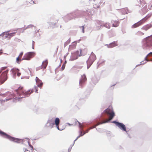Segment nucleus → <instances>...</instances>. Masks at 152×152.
Returning <instances> with one entry per match:
<instances>
[{
	"mask_svg": "<svg viewBox=\"0 0 152 152\" xmlns=\"http://www.w3.org/2000/svg\"><path fill=\"white\" fill-rule=\"evenodd\" d=\"M34 90V89H32L31 90H29L26 91H24L23 88V87L20 86L18 88V89L15 90V91L19 96V97H17V99H19L26 97H28L29 95L32 93Z\"/></svg>",
	"mask_w": 152,
	"mask_h": 152,
	"instance_id": "1",
	"label": "nucleus"
},
{
	"mask_svg": "<svg viewBox=\"0 0 152 152\" xmlns=\"http://www.w3.org/2000/svg\"><path fill=\"white\" fill-rule=\"evenodd\" d=\"M104 112L107 115H109V118L108 120L103 121L102 123H99L98 125L108 122L109 121L113 119L115 115V114L112 108H108L104 111Z\"/></svg>",
	"mask_w": 152,
	"mask_h": 152,
	"instance_id": "2",
	"label": "nucleus"
},
{
	"mask_svg": "<svg viewBox=\"0 0 152 152\" xmlns=\"http://www.w3.org/2000/svg\"><path fill=\"white\" fill-rule=\"evenodd\" d=\"M60 121V119L58 118H56L55 119L54 118H53L49 120L47 124L49 123L50 126H51V128L53 127V126L54 124H55L57 129L58 130H62V129H60L59 127Z\"/></svg>",
	"mask_w": 152,
	"mask_h": 152,
	"instance_id": "3",
	"label": "nucleus"
},
{
	"mask_svg": "<svg viewBox=\"0 0 152 152\" xmlns=\"http://www.w3.org/2000/svg\"><path fill=\"white\" fill-rule=\"evenodd\" d=\"M0 134L4 138H7L10 140L14 142H19L20 141V140L12 137L1 130H0Z\"/></svg>",
	"mask_w": 152,
	"mask_h": 152,
	"instance_id": "4",
	"label": "nucleus"
},
{
	"mask_svg": "<svg viewBox=\"0 0 152 152\" xmlns=\"http://www.w3.org/2000/svg\"><path fill=\"white\" fill-rule=\"evenodd\" d=\"M0 95L4 97H7L6 99L4 100V101H7L12 98H14L17 99V96L15 95H13L11 94V93L9 91H8L4 94H1Z\"/></svg>",
	"mask_w": 152,
	"mask_h": 152,
	"instance_id": "5",
	"label": "nucleus"
},
{
	"mask_svg": "<svg viewBox=\"0 0 152 152\" xmlns=\"http://www.w3.org/2000/svg\"><path fill=\"white\" fill-rule=\"evenodd\" d=\"M35 55V53L34 52H29L25 54L22 60H30L31 58L33 57Z\"/></svg>",
	"mask_w": 152,
	"mask_h": 152,
	"instance_id": "6",
	"label": "nucleus"
},
{
	"mask_svg": "<svg viewBox=\"0 0 152 152\" xmlns=\"http://www.w3.org/2000/svg\"><path fill=\"white\" fill-rule=\"evenodd\" d=\"M19 70L16 68H14L11 70V72L15 77L16 74L18 77L20 76L21 73L19 72Z\"/></svg>",
	"mask_w": 152,
	"mask_h": 152,
	"instance_id": "7",
	"label": "nucleus"
},
{
	"mask_svg": "<svg viewBox=\"0 0 152 152\" xmlns=\"http://www.w3.org/2000/svg\"><path fill=\"white\" fill-rule=\"evenodd\" d=\"M96 59V57L94 53H92L89 57L88 61L92 64Z\"/></svg>",
	"mask_w": 152,
	"mask_h": 152,
	"instance_id": "8",
	"label": "nucleus"
},
{
	"mask_svg": "<svg viewBox=\"0 0 152 152\" xmlns=\"http://www.w3.org/2000/svg\"><path fill=\"white\" fill-rule=\"evenodd\" d=\"M79 56V51H77L75 53H72L71 58L72 60H75L77 59Z\"/></svg>",
	"mask_w": 152,
	"mask_h": 152,
	"instance_id": "9",
	"label": "nucleus"
},
{
	"mask_svg": "<svg viewBox=\"0 0 152 152\" xmlns=\"http://www.w3.org/2000/svg\"><path fill=\"white\" fill-rule=\"evenodd\" d=\"M145 22L144 19H142L137 23H135L132 26V28H135L140 26Z\"/></svg>",
	"mask_w": 152,
	"mask_h": 152,
	"instance_id": "10",
	"label": "nucleus"
},
{
	"mask_svg": "<svg viewBox=\"0 0 152 152\" xmlns=\"http://www.w3.org/2000/svg\"><path fill=\"white\" fill-rule=\"evenodd\" d=\"M87 79L85 75H83L81 76V78L80 80V86L82 87L83 85L86 80Z\"/></svg>",
	"mask_w": 152,
	"mask_h": 152,
	"instance_id": "11",
	"label": "nucleus"
},
{
	"mask_svg": "<svg viewBox=\"0 0 152 152\" xmlns=\"http://www.w3.org/2000/svg\"><path fill=\"white\" fill-rule=\"evenodd\" d=\"M35 80L37 86L41 88L43 84V83L42 82L41 80H40L37 77H36Z\"/></svg>",
	"mask_w": 152,
	"mask_h": 152,
	"instance_id": "12",
	"label": "nucleus"
},
{
	"mask_svg": "<svg viewBox=\"0 0 152 152\" xmlns=\"http://www.w3.org/2000/svg\"><path fill=\"white\" fill-rule=\"evenodd\" d=\"M120 129L124 131H126V128L125 126L122 123H118L117 126Z\"/></svg>",
	"mask_w": 152,
	"mask_h": 152,
	"instance_id": "13",
	"label": "nucleus"
},
{
	"mask_svg": "<svg viewBox=\"0 0 152 152\" xmlns=\"http://www.w3.org/2000/svg\"><path fill=\"white\" fill-rule=\"evenodd\" d=\"M80 53L79 56H83L87 53V49L85 48L82 49H80Z\"/></svg>",
	"mask_w": 152,
	"mask_h": 152,
	"instance_id": "14",
	"label": "nucleus"
},
{
	"mask_svg": "<svg viewBox=\"0 0 152 152\" xmlns=\"http://www.w3.org/2000/svg\"><path fill=\"white\" fill-rule=\"evenodd\" d=\"M112 26L114 27H117L119 26L120 22L118 20H113L112 21Z\"/></svg>",
	"mask_w": 152,
	"mask_h": 152,
	"instance_id": "15",
	"label": "nucleus"
},
{
	"mask_svg": "<svg viewBox=\"0 0 152 152\" xmlns=\"http://www.w3.org/2000/svg\"><path fill=\"white\" fill-rule=\"evenodd\" d=\"M48 64V61L47 60H46L43 62L41 66V68H43L45 69L46 68Z\"/></svg>",
	"mask_w": 152,
	"mask_h": 152,
	"instance_id": "16",
	"label": "nucleus"
},
{
	"mask_svg": "<svg viewBox=\"0 0 152 152\" xmlns=\"http://www.w3.org/2000/svg\"><path fill=\"white\" fill-rule=\"evenodd\" d=\"M121 12L123 14H125L127 13L128 9L127 8H125L121 9Z\"/></svg>",
	"mask_w": 152,
	"mask_h": 152,
	"instance_id": "17",
	"label": "nucleus"
},
{
	"mask_svg": "<svg viewBox=\"0 0 152 152\" xmlns=\"http://www.w3.org/2000/svg\"><path fill=\"white\" fill-rule=\"evenodd\" d=\"M117 44L115 42H114L108 45V47L109 48H112L114 47L117 46Z\"/></svg>",
	"mask_w": 152,
	"mask_h": 152,
	"instance_id": "18",
	"label": "nucleus"
},
{
	"mask_svg": "<svg viewBox=\"0 0 152 152\" xmlns=\"http://www.w3.org/2000/svg\"><path fill=\"white\" fill-rule=\"evenodd\" d=\"M151 27V26L150 25H147L144 26L142 28V29L145 30V31H147L148 29L150 28Z\"/></svg>",
	"mask_w": 152,
	"mask_h": 152,
	"instance_id": "19",
	"label": "nucleus"
},
{
	"mask_svg": "<svg viewBox=\"0 0 152 152\" xmlns=\"http://www.w3.org/2000/svg\"><path fill=\"white\" fill-rule=\"evenodd\" d=\"M80 135L77 137V138L76 139V140H75V141L77 140L80 137L82 136L83 135L86 133H84L83 132V134L81 130L80 131Z\"/></svg>",
	"mask_w": 152,
	"mask_h": 152,
	"instance_id": "20",
	"label": "nucleus"
},
{
	"mask_svg": "<svg viewBox=\"0 0 152 152\" xmlns=\"http://www.w3.org/2000/svg\"><path fill=\"white\" fill-rule=\"evenodd\" d=\"M17 32V31L15 30V31L13 32L9 33L8 34V35L9 36H10V37H13L15 35V34Z\"/></svg>",
	"mask_w": 152,
	"mask_h": 152,
	"instance_id": "21",
	"label": "nucleus"
},
{
	"mask_svg": "<svg viewBox=\"0 0 152 152\" xmlns=\"http://www.w3.org/2000/svg\"><path fill=\"white\" fill-rule=\"evenodd\" d=\"M21 61V58L18 57L16 58V62L18 64H19L20 63V62Z\"/></svg>",
	"mask_w": 152,
	"mask_h": 152,
	"instance_id": "22",
	"label": "nucleus"
},
{
	"mask_svg": "<svg viewBox=\"0 0 152 152\" xmlns=\"http://www.w3.org/2000/svg\"><path fill=\"white\" fill-rule=\"evenodd\" d=\"M102 122H98L94 126H92V127H90L89 129H93V128H94L96 126H98V125H99L100 124H99L97 125V124H99V123H102Z\"/></svg>",
	"mask_w": 152,
	"mask_h": 152,
	"instance_id": "23",
	"label": "nucleus"
},
{
	"mask_svg": "<svg viewBox=\"0 0 152 152\" xmlns=\"http://www.w3.org/2000/svg\"><path fill=\"white\" fill-rule=\"evenodd\" d=\"M76 47V45H71L70 46H69V48L70 49L75 48Z\"/></svg>",
	"mask_w": 152,
	"mask_h": 152,
	"instance_id": "24",
	"label": "nucleus"
},
{
	"mask_svg": "<svg viewBox=\"0 0 152 152\" xmlns=\"http://www.w3.org/2000/svg\"><path fill=\"white\" fill-rule=\"evenodd\" d=\"M104 26L107 28H110V26L108 24L106 23L104 25Z\"/></svg>",
	"mask_w": 152,
	"mask_h": 152,
	"instance_id": "25",
	"label": "nucleus"
},
{
	"mask_svg": "<svg viewBox=\"0 0 152 152\" xmlns=\"http://www.w3.org/2000/svg\"><path fill=\"white\" fill-rule=\"evenodd\" d=\"M23 52L21 53L19 55L18 57L20 58H21L23 56Z\"/></svg>",
	"mask_w": 152,
	"mask_h": 152,
	"instance_id": "26",
	"label": "nucleus"
},
{
	"mask_svg": "<svg viewBox=\"0 0 152 152\" xmlns=\"http://www.w3.org/2000/svg\"><path fill=\"white\" fill-rule=\"evenodd\" d=\"M113 123L115 124L117 126L118 125V123H119V122H117L116 121H114L113 122Z\"/></svg>",
	"mask_w": 152,
	"mask_h": 152,
	"instance_id": "27",
	"label": "nucleus"
},
{
	"mask_svg": "<svg viewBox=\"0 0 152 152\" xmlns=\"http://www.w3.org/2000/svg\"><path fill=\"white\" fill-rule=\"evenodd\" d=\"M80 28H82L83 32V33H84V26H80Z\"/></svg>",
	"mask_w": 152,
	"mask_h": 152,
	"instance_id": "28",
	"label": "nucleus"
},
{
	"mask_svg": "<svg viewBox=\"0 0 152 152\" xmlns=\"http://www.w3.org/2000/svg\"><path fill=\"white\" fill-rule=\"evenodd\" d=\"M77 122L79 123L80 127V128H82L83 127V125H81V123L79 122L78 121H77Z\"/></svg>",
	"mask_w": 152,
	"mask_h": 152,
	"instance_id": "29",
	"label": "nucleus"
},
{
	"mask_svg": "<svg viewBox=\"0 0 152 152\" xmlns=\"http://www.w3.org/2000/svg\"><path fill=\"white\" fill-rule=\"evenodd\" d=\"M65 67V65L64 64L61 67L62 70H63L64 69Z\"/></svg>",
	"mask_w": 152,
	"mask_h": 152,
	"instance_id": "30",
	"label": "nucleus"
},
{
	"mask_svg": "<svg viewBox=\"0 0 152 152\" xmlns=\"http://www.w3.org/2000/svg\"><path fill=\"white\" fill-rule=\"evenodd\" d=\"M34 88L36 90V92L37 93V91H38L37 87L36 86H35L34 87Z\"/></svg>",
	"mask_w": 152,
	"mask_h": 152,
	"instance_id": "31",
	"label": "nucleus"
},
{
	"mask_svg": "<svg viewBox=\"0 0 152 152\" xmlns=\"http://www.w3.org/2000/svg\"><path fill=\"white\" fill-rule=\"evenodd\" d=\"M29 3H31V4H34H34H35V3H34V1H32V0L31 1V2H29Z\"/></svg>",
	"mask_w": 152,
	"mask_h": 152,
	"instance_id": "32",
	"label": "nucleus"
},
{
	"mask_svg": "<svg viewBox=\"0 0 152 152\" xmlns=\"http://www.w3.org/2000/svg\"><path fill=\"white\" fill-rule=\"evenodd\" d=\"M150 55H152V52H150L149 53L148 55H147V56H149Z\"/></svg>",
	"mask_w": 152,
	"mask_h": 152,
	"instance_id": "33",
	"label": "nucleus"
},
{
	"mask_svg": "<svg viewBox=\"0 0 152 152\" xmlns=\"http://www.w3.org/2000/svg\"><path fill=\"white\" fill-rule=\"evenodd\" d=\"M2 53V50H0V55Z\"/></svg>",
	"mask_w": 152,
	"mask_h": 152,
	"instance_id": "34",
	"label": "nucleus"
},
{
	"mask_svg": "<svg viewBox=\"0 0 152 152\" xmlns=\"http://www.w3.org/2000/svg\"><path fill=\"white\" fill-rule=\"evenodd\" d=\"M89 130V129H88V130H86V132H85L84 133H87V132H88Z\"/></svg>",
	"mask_w": 152,
	"mask_h": 152,
	"instance_id": "35",
	"label": "nucleus"
},
{
	"mask_svg": "<svg viewBox=\"0 0 152 152\" xmlns=\"http://www.w3.org/2000/svg\"><path fill=\"white\" fill-rule=\"evenodd\" d=\"M145 60L147 61H149V60H148L147 59V57L145 58Z\"/></svg>",
	"mask_w": 152,
	"mask_h": 152,
	"instance_id": "36",
	"label": "nucleus"
},
{
	"mask_svg": "<svg viewBox=\"0 0 152 152\" xmlns=\"http://www.w3.org/2000/svg\"><path fill=\"white\" fill-rule=\"evenodd\" d=\"M82 68V66H81V67H80L79 69H81Z\"/></svg>",
	"mask_w": 152,
	"mask_h": 152,
	"instance_id": "37",
	"label": "nucleus"
}]
</instances>
